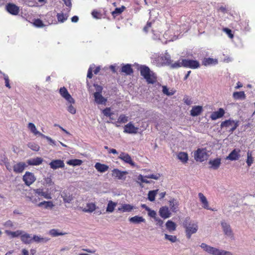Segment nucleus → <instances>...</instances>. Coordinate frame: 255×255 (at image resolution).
Wrapping results in <instances>:
<instances>
[{
	"instance_id": "obj_20",
	"label": "nucleus",
	"mask_w": 255,
	"mask_h": 255,
	"mask_svg": "<svg viewBox=\"0 0 255 255\" xmlns=\"http://www.w3.org/2000/svg\"><path fill=\"white\" fill-rule=\"evenodd\" d=\"M20 240L25 244H30L32 242V237L29 234L26 233L23 231L20 237Z\"/></svg>"
},
{
	"instance_id": "obj_64",
	"label": "nucleus",
	"mask_w": 255,
	"mask_h": 255,
	"mask_svg": "<svg viewBox=\"0 0 255 255\" xmlns=\"http://www.w3.org/2000/svg\"><path fill=\"white\" fill-rule=\"evenodd\" d=\"M223 31L225 32L229 37L231 38H232L234 37V35L232 33V30L228 28H224L223 29Z\"/></svg>"
},
{
	"instance_id": "obj_33",
	"label": "nucleus",
	"mask_w": 255,
	"mask_h": 255,
	"mask_svg": "<svg viewBox=\"0 0 255 255\" xmlns=\"http://www.w3.org/2000/svg\"><path fill=\"white\" fill-rule=\"evenodd\" d=\"M49 240L48 238H43L40 236L34 235L32 237V242H34L37 243H45Z\"/></svg>"
},
{
	"instance_id": "obj_12",
	"label": "nucleus",
	"mask_w": 255,
	"mask_h": 255,
	"mask_svg": "<svg viewBox=\"0 0 255 255\" xmlns=\"http://www.w3.org/2000/svg\"><path fill=\"white\" fill-rule=\"evenodd\" d=\"M127 174L128 172L122 171L118 169H114L112 170V176L120 180H125L126 179L125 176Z\"/></svg>"
},
{
	"instance_id": "obj_48",
	"label": "nucleus",
	"mask_w": 255,
	"mask_h": 255,
	"mask_svg": "<svg viewBox=\"0 0 255 255\" xmlns=\"http://www.w3.org/2000/svg\"><path fill=\"white\" fill-rule=\"evenodd\" d=\"M165 239L169 241L171 243H175L177 241L176 236L173 235H169L166 234L164 235Z\"/></svg>"
},
{
	"instance_id": "obj_40",
	"label": "nucleus",
	"mask_w": 255,
	"mask_h": 255,
	"mask_svg": "<svg viewBox=\"0 0 255 255\" xmlns=\"http://www.w3.org/2000/svg\"><path fill=\"white\" fill-rule=\"evenodd\" d=\"M117 203L114 202L112 201H109L106 208V212L108 213H112L117 206Z\"/></svg>"
},
{
	"instance_id": "obj_49",
	"label": "nucleus",
	"mask_w": 255,
	"mask_h": 255,
	"mask_svg": "<svg viewBox=\"0 0 255 255\" xmlns=\"http://www.w3.org/2000/svg\"><path fill=\"white\" fill-rule=\"evenodd\" d=\"M27 146L29 148H30L31 150L37 151L39 150L40 147L39 146L35 143L30 142L27 144Z\"/></svg>"
},
{
	"instance_id": "obj_51",
	"label": "nucleus",
	"mask_w": 255,
	"mask_h": 255,
	"mask_svg": "<svg viewBox=\"0 0 255 255\" xmlns=\"http://www.w3.org/2000/svg\"><path fill=\"white\" fill-rule=\"evenodd\" d=\"M8 159L6 157L5 155L3 153L0 154V164H4L7 167L6 164H8Z\"/></svg>"
},
{
	"instance_id": "obj_19",
	"label": "nucleus",
	"mask_w": 255,
	"mask_h": 255,
	"mask_svg": "<svg viewBox=\"0 0 255 255\" xmlns=\"http://www.w3.org/2000/svg\"><path fill=\"white\" fill-rule=\"evenodd\" d=\"M225 114V111L222 108H220L217 111L214 112L210 116V118L212 120H216L218 119L221 118Z\"/></svg>"
},
{
	"instance_id": "obj_16",
	"label": "nucleus",
	"mask_w": 255,
	"mask_h": 255,
	"mask_svg": "<svg viewBox=\"0 0 255 255\" xmlns=\"http://www.w3.org/2000/svg\"><path fill=\"white\" fill-rule=\"evenodd\" d=\"M7 11L11 14L16 15L18 13L19 7L13 3H8L6 6Z\"/></svg>"
},
{
	"instance_id": "obj_39",
	"label": "nucleus",
	"mask_w": 255,
	"mask_h": 255,
	"mask_svg": "<svg viewBox=\"0 0 255 255\" xmlns=\"http://www.w3.org/2000/svg\"><path fill=\"white\" fill-rule=\"evenodd\" d=\"M233 97L236 100H244L246 99V95L244 91L235 92L233 93Z\"/></svg>"
},
{
	"instance_id": "obj_43",
	"label": "nucleus",
	"mask_w": 255,
	"mask_h": 255,
	"mask_svg": "<svg viewBox=\"0 0 255 255\" xmlns=\"http://www.w3.org/2000/svg\"><path fill=\"white\" fill-rule=\"evenodd\" d=\"M68 165L72 166H79L82 163V161L80 159H74L69 160L67 162Z\"/></svg>"
},
{
	"instance_id": "obj_17",
	"label": "nucleus",
	"mask_w": 255,
	"mask_h": 255,
	"mask_svg": "<svg viewBox=\"0 0 255 255\" xmlns=\"http://www.w3.org/2000/svg\"><path fill=\"white\" fill-rule=\"evenodd\" d=\"M221 164V159L220 158H216L213 159H210L209 161V164L211 166L210 168L214 170L218 169Z\"/></svg>"
},
{
	"instance_id": "obj_45",
	"label": "nucleus",
	"mask_w": 255,
	"mask_h": 255,
	"mask_svg": "<svg viewBox=\"0 0 255 255\" xmlns=\"http://www.w3.org/2000/svg\"><path fill=\"white\" fill-rule=\"evenodd\" d=\"M146 178H147L140 174L137 177V183L139 184L140 186H142L141 183H150V182Z\"/></svg>"
},
{
	"instance_id": "obj_27",
	"label": "nucleus",
	"mask_w": 255,
	"mask_h": 255,
	"mask_svg": "<svg viewBox=\"0 0 255 255\" xmlns=\"http://www.w3.org/2000/svg\"><path fill=\"white\" fill-rule=\"evenodd\" d=\"M96 206L94 203H89L86 206L82 209V211L86 213H92L96 210Z\"/></svg>"
},
{
	"instance_id": "obj_5",
	"label": "nucleus",
	"mask_w": 255,
	"mask_h": 255,
	"mask_svg": "<svg viewBox=\"0 0 255 255\" xmlns=\"http://www.w3.org/2000/svg\"><path fill=\"white\" fill-rule=\"evenodd\" d=\"M200 247L208 254L212 255H220L221 250L209 246L205 243H202Z\"/></svg>"
},
{
	"instance_id": "obj_29",
	"label": "nucleus",
	"mask_w": 255,
	"mask_h": 255,
	"mask_svg": "<svg viewBox=\"0 0 255 255\" xmlns=\"http://www.w3.org/2000/svg\"><path fill=\"white\" fill-rule=\"evenodd\" d=\"M53 202L51 201H45L40 202L37 204V206L39 207H43L45 209H51L54 207Z\"/></svg>"
},
{
	"instance_id": "obj_14",
	"label": "nucleus",
	"mask_w": 255,
	"mask_h": 255,
	"mask_svg": "<svg viewBox=\"0 0 255 255\" xmlns=\"http://www.w3.org/2000/svg\"><path fill=\"white\" fill-rule=\"evenodd\" d=\"M119 158L124 161L126 163L129 164L132 166H135V163L132 161L131 157L127 153L122 152L119 156Z\"/></svg>"
},
{
	"instance_id": "obj_1",
	"label": "nucleus",
	"mask_w": 255,
	"mask_h": 255,
	"mask_svg": "<svg viewBox=\"0 0 255 255\" xmlns=\"http://www.w3.org/2000/svg\"><path fill=\"white\" fill-rule=\"evenodd\" d=\"M183 226L185 228L186 235L188 239H190L192 235L196 233L198 229V223L191 220L188 217L184 221Z\"/></svg>"
},
{
	"instance_id": "obj_6",
	"label": "nucleus",
	"mask_w": 255,
	"mask_h": 255,
	"mask_svg": "<svg viewBox=\"0 0 255 255\" xmlns=\"http://www.w3.org/2000/svg\"><path fill=\"white\" fill-rule=\"evenodd\" d=\"M222 230L226 236L233 239L234 238V233L229 224L223 221L221 223Z\"/></svg>"
},
{
	"instance_id": "obj_35",
	"label": "nucleus",
	"mask_w": 255,
	"mask_h": 255,
	"mask_svg": "<svg viewBox=\"0 0 255 255\" xmlns=\"http://www.w3.org/2000/svg\"><path fill=\"white\" fill-rule=\"evenodd\" d=\"M122 72L125 73L126 75H130L133 73V70L130 64L124 65L121 69Z\"/></svg>"
},
{
	"instance_id": "obj_54",
	"label": "nucleus",
	"mask_w": 255,
	"mask_h": 255,
	"mask_svg": "<svg viewBox=\"0 0 255 255\" xmlns=\"http://www.w3.org/2000/svg\"><path fill=\"white\" fill-rule=\"evenodd\" d=\"M27 198L30 202H31L33 204L36 205L37 206V204H38V201L40 200V198L39 197H35L34 196L27 197Z\"/></svg>"
},
{
	"instance_id": "obj_34",
	"label": "nucleus",
	"mask_w": 255,
	"mask_h": 255,
	"mask_svg": "<svg viewBox=\"0 0 255 255\" xmlns=\"http://www.w3.org/2000/svg\"><path fill=\"white\" fill-rule=\"evenodd\" d=\"M28 128L35 135H38L42 137L43 134L38 131L35 127V126L32 123H29L28 125Z\"/></svg>"
},
{
	"instance_id": "obj_61",
	"label": "nucleus",
	"mask_w": 255,
	"mask_h": 255,
	"mask_svg": "<svg viewBox=\"0 0 255 255\" xmlns=\"http://www.w3.org/2000/svg\"><path fill=\"white\" fill-rule=\"evenodd\" d=\"M2 75L3 76V78H4V80L5 81V85L6 87L8 88L9 89L10 88V84L9 83V78H8V76L4 74V73H2Z\"/></svg>"
},
{
	"instance_id": "obj_55",
	"label": "nucleus",
	"mask_w": 255,
	"mask_h": 255,
	"mask_svg": "<svg viewBox=\"0 0 255 255\" xmlns=\"http://www.w3.org/2000/svg\"><path fill=\"white\" fill-rule=\"evenodd\" d=\"M34 25L37 27H42L44 26L42 21L39 19H35L33 22Z\"/></svg>"
},
{
	"instance_id": "obj_10",
	"label": "nucleus",
	"mask_w": 255,
	"mask_h": 255,
	"mask_svg": "<svg viewBox=\"0 0 255 255\" xmlns=\"http://www.w3.org/2000/svg\"><path fill=\"white\" fill-rule=\"evenodd\" d=\"M241 152V150L238 148L234 149L226 157V159L230 160L231 161L233 160H238L241 155L240 153Z\"/></svg>"
},
{
	"instance_id": "obj_57",
	"label": "nucleus",
	"mask_w": 255,
	"mask_h": 255,
	"mask_svg": "<svg viewBox=\"0 0 255 255\" xmlns=\"http://www.w3.org/2000/svg\"><path fill=\"white\" fill-rule=\"evenodd\" d=\"M62 0L64 1V4L68 7L66 10H67V12H69L70 11L71 8L72 7L71 0Z\"/></svg>"
},
{
	"instance_id": "obj_63",
	"label": "nucleus",
	"mask_w": 255,
	"mask_h": 255,
	"mask_svg": "<svg viewBox=\"0 0 255 255\" xmlns=\"http://www.w3.org/2000/svg\"><path fill=\"white\" fill-rule=\"evenodd\" d=\"M3 225L6 228H13L14 226L13 223L11 220H7L3 224Z\"/></svg>"
},
{
	"instance_id": "obj_37",
	"label": "nucleus",
	"mask_w": 255,
	"mask_h": 255,
	"mask_svg": "<svg viewBox=\"0 0 255 255\" xmlns=\"http://www.w3.org/2000/svg\"><path fill=\"white\" fill-rule=\"evenodd\" d=\"M5 233L7 235L10 236L12 238H15L18 237L19 236L21 237L22 234H23V231L17 230L14 232H12L8 230H6Z\"/></svg>"
},
{
	"instance_id": "obj_18",
	"label": "nucleus",
	"mask_w": 255,
	"mask_h": 255,
	"mask_svg": "<svg viewBox=\"0 0 255 255\" xmlns=\"http://www.w3.org/2000/svg\"><path fill=\"white\" fill-rule=\"evenodd\" d=\"M26 167V164L24 162H18L13 166V171L16 173H21L23 171Z\"/></svg>"
},
{
	"instance_id": "obj_7",
	"label": "nucleus",
	"mask_w": 255,
	"mask_h": 255,
	"mask_svg": "<svg viewBox=\"0 0 255 255\" xmlns=\"http://www.w3.org/2000/svg\"><path fill=\"white\" fill-rule=\"evenodd\" d=\"M26 185L29 186L36 180V177L33 173L26 171L22 177Z\"/></svg>"
},
{
	"instance_id": "obj_4",
	"label": "nucleus",
	"mask_w": 255,
	"mask_h": 255,
	"mask_svg": "<svg viewBox=\"0 0 255 255\" xmlns=\"http://www.w3.org/2000/svg\"><path fill=\"white\" fill-rule=\"evenodd\" d=\"M208 156L206 148H198L194 152V158L197 161L202 162L207 159Z\"/></svg>"
},
{
	"instance_id": "obj_2",
	"label": "nucleus",
	"mask_w": 255,
	"mask_h": 255,
	"mask_svg": "<svg viewBox=\"0 0 255 255\" xmlns=\"http://www.w3.org/2000/svg\"><path fill=\"white\" fill-rule=\"evenodd\" d=\"M140 75L144 77L148 84H154L157 81L156 74L145 66L140 67Z\"/></svg>"
},
{
	"instance_id": "obj_22",
	"label": "nucleus",
	"mask_w": 255,
	"mask_h": 255,
	"mask_svg": "<svg viewBox=\"0 0 255 255\" xmlns=\"http://www.w3.org/2000/svg\"><path fill=\"white\" fill-rule=\"evenodd\" d=\"M160 216L164 218L167 219L170 217L171 213L168 207L164 206L160 208L159 211Z\"/></svg>"
},
{
	"instance_id": "obj_46",
	"label": "nucleus",
	"mask_w": 255,
	"mask_h": 255,
	"mask_svg": "<svg viewBox=\"0 0 255 255\" xmlns=\"http://www.w3.org/2000/svg\"><path fill=\"white\" fill-rule=\"evenodd\" d=\"M126 7L125 6H122L121 7L115 8V10L112 11V14L114 17H116L118 15L121 14L125 9Z\"/></svg>"
},
{
	"instance_id": "obj_31",
	"label": "nucleus",
	"mask_w": 255,
	"mask_h": 255,
	"mask_svg": "<svg viewBox=\"0 0 255 255\" xmlns=\"http://www.w3.org/2000/svg\"><path fill=\"white\" fill-rule=\"evenodd\" d=\"M165 225L167 230L170 233L176 230V225L174 222H173L172 221H167V222L166 223Z\"/></svg>"
},
{
	"instance_id": "obj_56",
	"label": "nucleus",
	"mask_w": 255,
	"mask_h": 255,
	"mask_svg": "<svg viewBox=\"0 0 255 255\" xmlns=\"http://www.w3.org/2000/svg\"><path fill=\"white\" fill-rule=\"evenodd\" d=\"M103 114L106 117H111L113 113L111 112L110 108H106L103 111Z\"/></svg>"
},
{
	"instance_id": "obj_53",
	"label": "nucleus",
	"mask_w": 255,
	"mask_h": 255,
	"mask_svg": "<svg viewBox=\"0 0 255 255\" xmlns=\"http://www.w3.org/2000/svg\"><path fill=\"white\" fill-rule=\"evenodd\" d=\"M253 158L252 156V154L250 151L247 153V159L246 162L249 167L251 166L252 164L253 163Z\"/></svg>"
},
{
	"instance_id": "obj_9",
	"label": "nucleus",
	"mask_w": 255,
	"mask_h": 255,
	"mask_svg": "<svg viewBox=\"0 0 255 255\" xmlns=\"http://www.w3.org/2000/svg\"><path fill=\"white\" fill-rule=\"evenodd\" d=\"M59 93L68 103H75L74 99L72 97L65 87H61L59 90Z\"/></svg>"
},
{
	"instance_id": "obj_38",
	"label": "nucleus",
	"mask_w": 255,
	"mask_h": 255,
	"mask_svg": "<svg viewBox=\"0 0 255 255\" xmlns=\"http://www.w3.org/2000/svg\"><path fill=\"white\" fill-rule=\"evenodd\" d=\"M169 206L172 211L176 212L178 206V202L176 199H172L169 201Z\"/></svg>"
},
{
	"instance_id": "obj_11",
	"label": "nucleus",
	"mask_w": 255,
	"mask_h": 255,
	"mask_svg": "<svg viewBox=\"0 0 255 255\" xmlns=\"http://www.w3.org/2000/svg\"><path fill=\"white\" fill-rule=\"evenodd\" d=\"M51 168L56 169L59 168H63L65 166L63 160L56 159L52 160L49 164Z\"/></svg>"
},
{
	"instance_id": "obj_24",
	"label": "nucleus",
	"mask_w": 255,
	"mask_h": 255,
	"mask_svg": "<svg viewBox=\"0 0 255 255\" xmlns=\"http://www.w3.org/2000/svg\"><path fill=\"white\" fill-rule=\"evenodd\" d=\"M202 111L203 108L202 106H195L192 107L190 111V115L193 117H196L199 115Z\"/></svg>"
},
{
	"instance_id": "obj_30",
	"label": "nucleus",
	"mask_w": 255,
	"mask_h": 255,
	"mask_svg": "<svg viewBox=\"0 0 255 255\" xmlns=\"http://www.w3.org/2000/svg\"><path fill=\"white\" fill-rule=\"evenodd\" d=\"M34 191L36 194H38V195L43 196L47 199H51L50 194L46 192H44L43 191V189L38 188V189H35L34 190Z\"/></svg>"
},
{
	"instance_id": "obj_44",
	"label": "nucleus",
	"mask_w": 255,
	"mask_h": 255,
	"mask_svg": "<svg viewBox=\"0 0 255 255\" xmlns=\"http://www.w3.org/2000/svg\"><path fill=\"white\" fill-rule=\"evenodd\" d=\"M157 192L158 190L149 191L148 193V199L150 201H154Z\"/></svg>"
},
{
	"instance_id": "obj_21",
	"label": "nucleus",
	"mask_w": 255,
	"mask_h": 255,
	"mask_svg": "<svg viewBox=\"0 0 255 255\" xmlns=\"http://www.w3.org/2000/svg\"><path fill=\"white\" fill-rule=\"evenodd\" d=\"M43 161V158L41 157H37L34 158H30L28 159L26 161L29 165L37 166L41 164Z\"/></svg>"
},
{
	"instance_id": "obj_15",
	"label": "nucleus",
	"mask_w": 255,
	"mask_h": 255,
	"mask_svg": "<svg viewBox=\"0 0 255 255\" xmlns=\"http://www.w3.org/2000/svg\"><path fill=\"white\" fill-rule=\"evenodd\" d=\"M138 128L134 127L131 123H129L125 126L124 132L128 133H136Z\"/></svg>"
},
{
	"instance_id": "obj_32",
	"label": "nucleus",
	"mask_w": 255,
	"mask_h": 255,
	"mask_svg": "<svg viewBox=\"0 0 255 255\" xmlns=\"http://www.w3.org/2000/svg\"><path fill=\"white\" fill-rule=\"evenodd\" d=\"M129 221L134 224H139L141 222H145V220L141 216H135L129 218Z\"/></svg>"
},
{
	"instance_id": "obj_23",
	"label": "nucleus",
	"mask_w": 255,
	"mask_h": 255,
	"mask_svg": "<svg viewBox=\"0 0 255 255\" xmlns=\"http://www.w3.org/2000/svg\"><path fill=\"white\" fill-rule=\"evenodd\" d=\"M198 197L200 199V201L202 203V207L207 210H210L213 211V209L210 208L209 206V203L207 201L206 197L203 195L202 193H199L198 194Z\"/></svg>"
},
{
	"instance_id": "obj_13",
	"label": "nucleus",
	"mask_w": 255,
	"mask_h": 255,
	"mask_svg": "<svg viewBox=\"0 0 255 255\" xmlns=\"http://www.w3.org/2000/svg\"><path fill=\"white\" fill-rule=\"evenodd\" d=\"M95 99V102L99 105H105L106 104L107 99L104 98L102 94L99 93V92H95L93 94Z\"/></svg>"
},
{
	"instance_id": "obj_3",
	"label": "nucleus",
	"mask_w": 255,
	"mask_h": 255,
	"mask_svg": "<svg viewBox=\"0 0 255 255\" xmlns=\"http://www.w3.org/2000/svg\"><path fill=\"white\" fill-rule=\"evenodd\" d=\"M239 125V121H234L233 120L229 119L222 122L220 126L221 128H229V130H228L229 132L232 133Z\"/></svg>"
},
{
	"instance_id": "obj_60",
	"label": "nucleus",
	"mask_w": 255,
	"mask_h": 255,
	"mask_svg": "<svg viewBox=\"0 0 255 255\" xmlns=\"http://www.w3.org/2000/svg\"><path fill=\"white\" fill-rule=\"evenodd\" d=\"M162 92L163 94L167 96H171L174 94L173 92H169L168 91V89L165 86L162 87Z\"/></svg>"
},
{
	"instance_id": "obj_25",
	"label": "nucleus",
	"mask_w": 255,
	"mask_h": 255,
	"mask_svg": "<svg viewBox=\"0 0 255 255\" xmlns=\"http://www.w3.org/2000/svg\"><path fill=\"white\" fill-rule=\"evenodd\" d=\"M217 63V59L211 58H205L202 61V64L206 66L212 65H216Z\"/></svg>"
},
{
	"instance_id": "obj_58",
	"label": "nucleus",
	"mask_w": 255,
	"mask_h": 255,
	"mask_svg": "<svg viewBox=\"0 0 255 255\" xmlns=\"http://www.w3.org/2000/svg\"><path fill=\"white\" fill-rule=\"evenodd\" d=\"M42 137L46 139L49 141V143L51 145H54V146L56 145V141L55 140H53L51 137H50L48 136L45 135L44 134H43V135L42 136Z\"/></svg>"
},
{
	"instance_id": "obj_28",
	"label": "nucleus",
	"mask_w": 255,
	"mask_h": 255,
	"mask_svg": "<svg viewBox=\"0 0 255 255\" xmlns=\"http://www.w3.org/2000/svg\"><path fill=\"white\" fill-rule=\"evenodd\" d=\"M133 209L134 207L132 205L128 204H124L118 208V210L123 212H129Z\"/></svg>"
},
{
	"instance_id": "obj_52",
	"label": "nucleus",
	"mask_w": 255,
	"mask_h": 255,
	"mask_svg": "<svg viewBox=\"0 0 255 255\" xmlns=\"http://www.w3.org/2000/svg\"><path fill=\"white\" fill-rule=\"evenodd\" d=\"M73 103H68L67 102V111L72 114H75L76 112V109L72 106Z\"/></svg>"
},
{
	"instance_id": "obj_50",
	"label": "nucleus",
	"mask_w": 255,
	"mask_h": 255,
	"mask_svg": "<svg viewBox=\"0 0 255 255\" xmlns=\"http://www.w3.org/2000/svg\"><path fill=\"white\" fill-rule=\"evenodd\" d=\"M49 234L52 237H57L58 236L63 235L64 234L61 232H59L58 230L56 229L50 230L49 232Z\"/></svg>"
},
{
	"instance_id": "obj_26",
	"label": "nucleus",
	"mask_w": 255,
	"mask_h": 255,
	"mask_svg": "<svg viewBox=\"0 0 255 255\" xmlns=\"http://www.w3.org/2000/svg\"><path fill=\"white\" fill-rule=\"evenodd\" d=\"M95 168L100 172L103 173L109 169V166L106 164L97 162L95 165Z\"/></svg>"
},
{
	"instance_id": "obj_8",
	"label": "nucleus",
	"mask_w": 255,
	"mask_h": 255,
	"mask_svg": "<svg viewBox=\"0 0 255 255\" xmlns=\"http://www.w3.org/2000/svg\"><path fill=\"white\" fill-rule=\"evenodd\" d=\"M200 67L199 62L195 60L184 59L183 67L197 69Z\"/></svg>"
},
{
	"instance_id": "obj_42",
	"label": "nucleus",
	"mask_w": 255,
	"mask_h": 255,
	"mask_svg": "<svg viewBox=\"0 0 255 255\" xmlns=\"http://www.w3.org/2000/svg\"><path fill=\"white\" fill-rule=\"evenodd\" d=\"M184 59H181L171 64V68L172 69H177L183 67Z\"/></svg>"
},
{
	"instance_id": "obj_36",
	"label": "nucleus",
	"mask_w": 255,
	"mask_h": 255,
	"mask_svg": "<svg viewBox=\"0 0 255 255\" xmlns=\"http://www.w3.org/2000/svg\"><path fill=\"white\" fill-rule=\"evenodd\" d=\"M177 157L182 162L186 163L188 160V154L184 152H180L178 155Z\"/></svg>"
},
{
	"instance_id": "obj_41",
	"label": "nucleus",
	"mask_w": 255,
	"mask_h": 255,
	"mask_svg": "<svg viewBox=\"0 0 255 255\" xmlns=\"http://www.w3.org/2000/svg\"><path fill=\"white\" fill-rule=\"evenodd\" d=\"M57 17L59 22H64L65 20L67 19L68 17V14H64L63 12L58 13L57 14Z\"/></svg>"
},
{
	"instance_id": "obj_59",
	"label": "nucleus",
	"mask_w": 255,
	"mask_h": 255,
	"mask_svg": "<svg viewBox=\"0 0 255 255\" xmlns=\"http://www.w3.org/2000/svg\"><path fill=\"white\" fill-rule=\"evenodd\" d=\"M160 177V175L158 173L156 174H149V175L145 176V177H146L147 178H151V179H153L155 180L158 179Z\"/></svg>"
},
{
	"instance_id": "obj_62",
	"label": "nucleus",
	"mask_w": 255,
	"mask_h": 255,
	"mask_svg": "<svg viewBox=\"0 0 255 255\" xmlns=\"http://www.w3.org/2000/svg\"><path fill=\"white\" fill-rule=\"evenodd\" d=\"M128 121V117L124 115H121L119 119H118V122L120 123H126Z\"/></svg>"
},
{
	"instance_id": "obj_47",
	"label": "nucleus",
	"mask_w": 255,
	"mask_h": 255,
	"mask_svg": "<svg viewBox=\"0 0 255 255\" xmlns=\"http://www.w3.org/2000/svg\"><path fill=\"white\" fill-rule=\"evenodd\" d=\"M61 196L65 203H70L73 199L72 195L70 194H65L64 195L62 194Z\"/></svg>"
}]
</instances>
